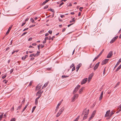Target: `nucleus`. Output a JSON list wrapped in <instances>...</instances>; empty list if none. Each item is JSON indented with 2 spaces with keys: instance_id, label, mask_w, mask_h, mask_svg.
Masks as SVG:
<instances>
[{
  "instance_id": "nucleus-1",
  "label": "nucleus",
  "mask_w": 121,
  "mask_h": 121,
  "mask_svg": "<svg viewBox=\"0 0 121 121\" xmlns=\"http://www.w3.org/2000/svg\"><path fill=\"white\" fill-rule=\"evenodd\" d=\"M86 108L83 110L82 114V115H83L84 114H85L83 118V120H84L87 118V115L89 114V109L88 110H86Z\"/></svg>"
},
{
  "instance_id": "nucleus-2",
  "label": "nucleus",
  "mask_w": 121,
  "mask_h": 121,
  "mask_svg": "<svg viewBox=\"0 0 121 121\" xmlns=\"http://www.w3.org/2000/svg\"><path fill=\"white\" fill-rule=\"evenodd\" d=\"M80 86L78 85L75 88V89L73 91V94H74L75 93H76V92L78 91V89L80 88Z\"/></svg>"
},
{
  "instance_id": "nucleus-3",
  "label": "nucleus",
  "mask_w": 121,
  "mask_h": 121,
  "mask_svg": "<svg viewBox=\"0 0 121 121\" xmlns=\"http://www.w3.org/2000/svg\"><path fill=\"white\" fill-rule=\"evenodd\" d=\"M113 52L112 51H110L107 55V57L108 58H110L112 56Z\"/></svg>"
},
{
  "instance_id": "nucleus-4",
  "label": "nucleus",
  "mask_w": 121,
  "mask_h": 121,
  "mask_svg": "<svg viewBox=\"0 0 121 121\" xmlns=\"http://www.w3.org/2000/svg\"><path fill=\"white\" fill-rule=\"evenodd\" d=\"M109 59H106L103 60L101 63V65H103L106 64L108 61Z\"/></svg>"
},
{
  "instance_id": "nucleus-5",
  "label": "nucleus",
  "mask_w": 121,
  "mask_h": 121,
  "mask_svg": "<svg viewBox=\"0 0 121 121\" xmlns=\"http://www.w3.org/2000/svg\"><path fill=\"white\" fill-rule=\"evenodd\" d=\"M99 63L100 62H99L95 64V66H94V67L93 68L95 70L96 69H97L98 68L99 65Z\"/></svg>"
},
{
  "instance_id": "nucleus-6",
  "label": "nucleus",
  "mask_w": 121,
  "mask_h": 121,
  "mask_svg": "<svg viewBox=\"0 0 121 121\" xmlns=\"http://www.w3.org/2000/svg\"><path fill=\"white\" fill-rule=\"evenodd\" d=\"M87 80V78H86L84 79L81 82V84L82 85L85 83L86 82Z\"/></svg>"
},
{
  "instance_id": "nucleus-7",
  "label": "nucleus",
  "mask_w": 121,
  "mask_h": 121,
  "mask_svg": "<svg viewBox=\"0 0 121 121\" xmlns=\"http://www.w3.org/2000/svg\"><path fill=\"white\" fill-rule=\"evenodd\" d=\"M84 87H82L80 89L79 91V94H81L82 92H83V90L84 89Z\"/></svg>"
},
{
  "instance_id": "nucleus-8",
  "label": "nucleus",
  "mask_w": 121,
  "mask_h": 121,
  "mask_svg": "<svg viewBox=\"0 0 121 121\" xmlns=\"http://www.w3.org/2000/svg\"><path fill=\"white\" fill-rule=\"evenodd\" d=\"M110 111V110H108V111L106 112V113L105 115V117H109V112Z\"/></svg>"
},
{
  "instance_id": "nucleus-9",
  "label": "nucleus",
  "mask_w": 121,
  "mask_h": 121,
  "mask_svg": "<svg viewBox=\"0 0 121 121\" xmlns=\"http://www.w3.org/2000/svg\"><path fill=\"white\" fill-rule=\"evenodd\" d=\"M12 27V26L11 25L9 28L8 31H7L6 33V35L8 34L9 33Z\"/></svg>"
},
{
  "instance_id": "nucleus-10",
  "label": "nucleus",
  "mask_w": 121,
  "mask_h": 121,
  "mask_svg": "<svg viewBox=\"0 0 121 121\" xmlns=\"http://www.w3.org/2000/svg\"><path fill=\"white\" fill-rule=\"evenodd\" d=\"M82 64L81 63H80L77 65L76 67V69H79L80 67L82 66Z\"/></svg>"
},
{
  "instance_id": "nucleus-11",
  "label": "nucleus",
  "mask_w": 121,
  "mask_h": 121,
  "mask_svg": "<svg viewBox=\"0 0 121 121\" xmlns=\"http://www.w3.org/2000/svg\"><path fill=\"white\" fill-rule=\"evenodd\" d=\"M42 85H40V84H38L37 86L36 89H40V88L41 87Z\"/></svg>"
},
{
  "instance_id": "nucleus-12",
  "label": "nucleus",
  "mask_w": 121,
  "mask_h": 121,
  "mask_svg": "<svg viewBox=\"0 0 121 121\" xmlns=\"http://www.w3.org/2000/svg\"><path fill=\"white\" fill-rule=\"evenodd\" d=\"M103 91L102 92L100 97H99V100H100L102 98H103Z\"/></svg>"
},
{
  "instance_id": "nucleus-13",
  "label": "nucleus",
  "mask_w": 121,
  "mask_h": 121,
  "mask_svg": "<svg viewBox=\"0 0 121 121\" xmlns=\"http://www.w3.org/2000/svg\"><path fill=\"white\" fill-rule=\"evenodd\" d=\"M117 38H112L110 42V43H113Z\"/></svg>"
},
{
  "instance_id": "nucleus-14",
  "label": "nucleus",
  "mask_w": 121,
  "mask_h": 121,
  "mask_svg": "<svg viewBox=\"0 0 121 121\" xmlns=\"http://www.w3.org/2000/svg\"><path fill=\"white\" fill-rule=\"evenodd\" d=\"M39 99L38 98H36L35 100V104L36 105H37L38 104V100Z\"/></svg>"
},
{
  "instance_id": "nucleus-15",
  "label": "nucleus",
  "mask_w": 121,
  "mask_h": 121,
  "mask_svg": "<svg viewBox=\"0 0 121 121\" xmlns=\"http://www.w3.org/2000/svg\"><path fill=\"white\" fill-rule=\"evenodd\" d=\"M121 68V64L118 67V68L116 70V72H117L118 71L119 69Z\"/></svg>"
},
{
  "instance_id": "nucleus-16",
  "label": "nucleus",
  "mask_w": 121,
  "mask_h": 121,
  "mask_svg": "<svg viewBox=\"0 0 121 121\" xmlns=\"http://www.w3.org/2000/svg\"><path fill=\"white\" fill-rule=\"evenodd\" d=\"M78 95L77 94H75L73 96L74 98H75V99H77L78 98Z\"/></svg>"
},
{
  "instance_id": "nucleus-17",
  "label": "nucleus",
  "mask_w": 121,
  "mask_h": 121,
  "mask_svg": "<svg viewBox=\"0 0 121 121\" xmlns=\"http://www.w3.org/2000/svg\"><path fill=\"white\" fill-rule=\"evenodd\" d=\"M28 104H27L25 107L24 108L23 110H22V112H23L24 111V110H25V109L26 108L27 106H28Z\"/></svg>"
},
{
  "instance_id": "nucleus-18",
  "label": "nucleus",
  "mask_w": 121,
  "mask_h": 121,
  "mask_svg": "<svg viewBox=\"0 0 121 121\" xmlns=\"http://www.w3.org/2000/svg\"><path fill=\"white\" fill-rule=\"evenodd\" d=\"M96 111L95 110L94 111L92 112V114L91 116H92L93 117L95 115V114L96 113Z\"/></svg>"
},
{
  "instance_id": "nucleus-19",
  "label": "nucleus",
  "mask_w": 121,
  "mask_h": 121,
  "mask_svg": "<svg viewBox=\"0 0 121 121\" xmlns=\"http://www.w3.org/2000/svg\"><path fill=\"white\" fill-rule=\"evenodd\" d=\"M48 0H46L45 1H44L42 4V5H44L46 3L48 2Z\"/></svg>"
},
{
  "instance_id": "nucleus-20",
  "label": "nucleus",
  "mask_w": 121,
  "mask_h": 121,
  "mask_svg": "<svg viewBox=\"0 0 121 121\" xmlns=\"http://www.w3.org/2000/svg\"><path fill=\"white\" fill-rule=\"evenodd\" d=\"M69 77V76L62 75V76L61 77L62 78H66L68 77Z\"/></svg>"
},
{
  "instance_id": "nucleus-21",
  "label": "nucleus",
  "mask_w": 121,
  "mask_h": 121,
  "mask_svg": "<svg viewBox=\"0 0 121 121\" xmlns=\"http://www.w3.org/2000/svg\"><path fill=\"white\" fill-rule=\"evenodd\" d=\"M43 92V91H39L37 92V94H39L40 95H41V94Z\"/></svg>"
},
{
  "instance_id": "nucleus-22",
  "label": "nucleus",
  "mask_w": 121,
  "mask_h": 121,
  "mask_svg": "<svg viewBox=\"0 0 121 121\" xmlns=\"http://www.w3.org/2000/svg\"><path fill=\"white\" fill-rule=\"evenodd\" d=\"M80 116H78L73 121H78L79 118Z\"/></svg>"
},
{
  "instance_id": "nucleus-23",
  "label": "nucleus",
  "mask_w": 121,
  "mask_h": 121,
  "mask_svg": "<svg viewBox=\"0 0 121 121\" xmlns=\"http://www.w3.org/2000/svg\"><path fill=\"white\" fill-rule=\"evenodd\" d=\"M114 114V113L113 112V111H111V113L109 115V116L110 117H111L112 115Z\"/></svg>"
},
{
  "instance_id": "nucleus-24",
  "label": "nucleus",
  "mask_w": 121,
  "mask_h": 121,
  "mask_svg": "<svg viewBox=\"0 0 121 121\" xmlns=\"http://www.w3.org/2000/svg\"><path fill=\"white\" fill-rule=\"evenodd\" d=\"M60 103H59V104H58L57 106L56 107V109H58L59 106L61 104Z\"/></svg>"
},
{
  "instance_id": "nucleus-25",
  "label": "nucleus",
  "mask_w": 121,
  "mask_h": 121,
  "mask_svg": "<svg viewBox=\"0 0 121 121\" xmlns=\"http://www.w3.org/2000/svg\"><path fill=\"white\" fill-rule=\"evenodd\" d=\"M7 75V74L6 73H5L4 76H3L2 77V78L3 79H4L6 77Z\"/></svg>"
},
{
  "instance_id": "nucleus-26",
  "label": "nucleus",
  "mask_w": 121,
  "mask_h": 121,
  "mask_svg": "<svg viewBox=\"0 0 121 121\" xmlns=\"http://www.w3.org/2000/svg\"><path fill=\"white\" fill-rule=\"evenodd\" d=\"M75 99V98H74V97L73 96L72 99L71 101L72 102H73L75 101V99Z\"/></svg>"
},
{
  "instance_id": "nucleus-27",
  "label": "nucleus",
  "mask_w": 121,
  "mask_h": 121,
  "mask_svg": "<svg viewBox=\"0 0 121 121\" xmlns=\"http://www.w3.org/2000/svg\"><path fill=\"white\" fill-rule=\"evenodd\" d=\"M3 114H1L0 116V121L1 120L3 117Z\"/></svg>"
},
{
  "instance_id": "nucleus-28",
  "label": "nucleus",
  "mask_w": 121,
  "mask_h": 121,
  "mask_svg": "<svg viewBox=\"0 0 121 121\" xmlns=\"http://www.w3.org/2000/svg\"><path fill=\"white\" fill-rule=\"evenodd\" d=\"M48 38H45L44 40L43 41V43L44 44L46 42V40L48 39Z\"/></svg>"
},
{
  "instance_id": "nucleus-29",
  "label": "nucleus",
  "mask_w": 121,
  "mask_h": 121,
  "mask_svg": "<svg viewBox=\"0 0 121 121\" xmlns=\"http://www.w3.org/2000/svg\"><path fill=\"white\" fill-rule=\"evenodd\" d=\"M36 108V106H35L32 109V113L33 112V111H34L35 109Z\"/></svg>"
},
{
  "instance_id": "nucleus-30",
  "label": "nucleus",
  "mask_w": 121,
  "mask_h": 121,
  "mask_svg": "<svg viewBox=\"0 0 121 121\" xmlns=\"http://www.w3.org/2000/svg\"><path fill=\"white\" fill-rule=\"evenodd\" d=\"M61 114V113H60L59 112L57 114V115H56V117H58Z\"/></svg>"
},
{
  "instance_id": "nucleus-31",
  "label": "nucleus",
  "mask_w": 121,
  "mask_h": 121,
  "mask_svg": "<svg viewBox=\"0 0 121 121\" xmlns=\"http://www.w3.org/2000/svg\"><path fill=\"white\" fill-rule=\"evenodd\" d=\"M104 49H103L101 52L99 53V55H100V56L101 55L102 53H103V52H104Z\"/></svg>"
},
{
  "instance_id": "nucleus-32",
  "label": "nucleus",
  "mask_w": 121,
  "mask_h": 121,
  "mask_svg": "<svg viewBox=\"0 0 121 121\" xmlns=\"http://www.w3.org/2000/svg\"><path fill=\"white\" fill-rule=\"evenodd\" d=\"M22 105H21L19 106L17 108V110H18L19 109H20L22 107Z\"/></svg>"
},
{
  "instance_id": "nucleus-33",
  "label": "nucleus",
  "mask_w": 121,
  "mask_h": 121,
  "mask_svg": "<svg viewBox=\"0 0 121 121\" xmlns=\"http://www.w3.org/2000/svg\"><path fill=\"white\" fill-rule=\"evenodd\" d=\"M119 84V82H118L117 83V84H116V85L115 86V87H114V88H115L117 86H118Z\"/></svg>"
},
{
  "instance_id": "nucleus-34",
  "label": "nucleus",
  "mask_w": 121,
  "mask_h": 121,
  "mask_svg": "<svg viewBox=\"0 0 121 121\" xmlns=\"http://www.w3.org/2000/svg\"><path fill=\"white\" fill-rule=\"evenodd\" d=\"M48 83L47 82L45 83V84L44 85V86L46 87L48 85Z\"/></svg>"
},
{
  "instance_id": "nucleus-35",
  "label": "nucleus",
  "mask_w": 121,
  "mask_h": 121,
  "mask_svg": "<svg viewBox=\"0 0 121 121\" xmlns=\"http://www.w3.org/2000/svg\"><path fill=\"white\" fill-rule=\"evenodd\" d=\"M93 75H94V73H92L91 74H90V75L89 77H92L93 76Z\"/></svg>"
},
{
  "instance_id": "nucleus-36",
  "label": "nucleus",
  "mask_w": 121,
  "mask_h": 121,
  "mask_svg": "<svg viewBox=\"0 0 121 121\" xmlns=\"http://www.w3.org/2000/svg\"><path fill=\"white\" fill-rule=\"evenodd\" d=\"M119 63H118V62L116 64L115 66L114 67V68H116L117 66L119 65Z\"/></svg>"
},
{
  "instance_id": "nucleus-37",
  "label": "nucleus",
  "mask_w": 121,
  "mask_h": 121,
  "mask_svg": "<svg viewBox=\"0 0 121 121\" xmlns=\"http://www.w3.org/2000/svg\"><path fill=\"white\" fill-rule=\"evenodd\" d=\"M31 21L33 23L34 22V20L33 18H31L30 19Z\"/></svg>"
},
{
  "instance_id": "nucleus-38",
  "label": "nucleus",
  "mask_w": 121,
  "mask_h": 121,
  "mask_svg": "<svg viewBox=\"0 0 121 121\" xmlns=\"http://www.w3.org/2000/svg\"><path fill=\"white\" fill-rule=\"evenodd\" d=\"M74 64H72V65H71L70 67V68H71L72 67H73V66H74Z\"/></svg>"
},
{
  "instance_id": "nucleus-39",
  "label": "nucleus",
  "mask_w": 121,
  "mask_h": 121,
  "mask_svg": "<svg viewBox=\"0 0 121 121\" xmlns=\"http://www.w3.org/2000/svg\"><path fill=\"white\" fill-rule=\"evenodd\" d=\"M93 117H92V116H91V117H90L89 119H88V121H90L91 120L92 118Z\"/></svg>"
},
{
  "instance_id": "nucleus-40",
  "label": "nucleus",
  "mask_w": 121,
  "mask_h": 121,
  "mask_svg": "<svg viewBox=\"0 0 121 121\" xmlns=\"http://www.w3.org/2000/svg\"><path fill=\"white\" fill-rule=\"evenodd\" d=\"M26 22H24L22 24L21 26H24V25L26 24Z\"/></svg>"
},
{
  "instance_id": "nucleus-41",
  "label": "nucleus",
  "mask_w": 121,
  "mask_h": 121,
  "mask_svg": "<svg viewBox=\"0 0 121 121\" xmlns=\"http://www.w3.org/2000/svg\"><path fill=\"white\" fill-rule=\"evenodd\" d=\"M32 82H33L32 81H30V83H29V86H30L31 85Z\"/></svg>"
},
{
  "instance_id": "nucleus-42",
  "label": "nucleus",
  "mask_w": 121,
  "mask_h": 121,
  "mask_svg": "<svg viewBox=\"0 0 121 121\" xmlns=\"http://www.w3.org/2000/svg\"><path fill=\"white\" fill-rule=\"evenodd\" d=\"M48 5H46L45 7L44 8V9H46L48 8Z\"/></svg>"
},
{
  "instance_id": "nucleus-43",
  "label": "nucleus",
  "mask_w": 121,
  "mask_h": 121,
  "mask_svg": "<svg viewBox=\"0 0 121 121\" xmlns=\"http://www.w3.org/2000/svg\"><path fill=\"white\" fill-rule=\"evenodd\" d=\"M7 82L8 81H7L5 79H4V80L3 81V82H4V83L5 84H6L7 83Z\"/></svg>"
},
{
  "instance_id": "nucleus-44",
  "label": "nucleus",
  "mask_w": 121,
  "mask_h": 121,
  "mask_svg": "<svg viewBox=\"0 0 121 121\" xmlns=\"http://www.w3.org/2000/svg\"><path fill=\"white\" fill-rule=\"evenodd\" d=\"M15 121V119L14 118H13L12 119H11L10 121Z\"/></svg>"
},
{
  "instance_id": "nucleus-45",
  "label": "nucleus",
  "mask_w": 121,
  "mask_h": 121,
  "mask_svg": "<svg viewBox=\"0 0 121 121\" xmlns=\"http://www.w3.org/2000/svg\"><path fill=\"white\" fill-rule=\"evenodd\" d=\"M14 70V69L13 68L10 71V73H12L13 72V71Z\"/></svg>"
},
{
  "instance_id": "nucleus-46",
  "label": "nucleus",
  "mask_w": 121,
  "mask_h": 121,
  "mask_svg": "<svg viewBox=\"0 0 121 121\" xmlns=\"http://www.w3.org/2000/svg\"><path fill=\"white\" fill-rule=\"evenodd\" d=\"M75 69V67L73 66V68H72V71H74Z\"/></svg>"
},
{
  "instance_id": "nucleus-47",
  "label": "nucleus",
  "mask_w": 121,
  "mask_h": 121,
  "mask_svg": "<svg viewBox=\"0 0 121 121\" xmlns=\"http://www.w3.org/2000/svg\"><path fill=\"white\" fill-rule=\"evenodd\" d=\"M48 32L50 34H51L52 33V30H49L48 31Z\"/></svg>"
},
{
  "instance_id": "nucleus-48",
  "label": "nucleus",
  "mask_w": 121,
  "mask_h": 121,
  "mask_svg": "<svg viewBox=\"0 0 121 121\" xmlns=\"http://www.w3.org/2000/svg\"><path fill=\"white\" fill-rule=\"evenodd\" d=\"M50 10L53 12L54 13V11L53 9H50Z\"/></svg>"
},
{
  "instance_id": "nucleus-49",
  "label": "nucleus",
  "mask_w": 121,
  "mask_h": 121,
  "mask_svg": "<svg viewBox=\"0 0 121 121\" xmlns=\"http://www.w3.org/2000/svg\"><path fill=\"white\" fill-rule=\"evenodd\" d=\"M27 33V32H25L22 35H21V36H23L24 35H25V34H26Z\"/></svg>"
},
{
  "instance_id": "nucleus-50",
  "label": "nucleus",
  "mask_w": 121,
  "mask_h": 121,
  "mask_svg": "<svg viewBox=\"0 0 121 121\" xmlns=\"http://www.w3.org/2000/svg\"><path fill=\"white\" fill-rule=\"evenodd\" d=\"M38 96H39L38 97H37V98H38V99H39L41 97V95L39 94V95H38Z\"/></svg>"
},
{
  "instance_id": "nucleus-51",
  "label": "nucleus",
  "mask_w": 121,
  "mask_h": 121,
  "mask_svg": "<svg viewBox=\"0 0 121 121\" xmlns=\"http://www.w3.org/2000/svg\"><path fill=\"white\" fill-rule=\"evenodd\" d=\"M37 45L36 43H34L32 44V45L33 46H35Z\"/></svg>"
},
{
  "instance_id": "nucleus-52",
  "label": "nucleus",
  "mask_w": 121,
  "mask_h": 121,
  "mask_svg": "<svg viewBox=\"0 0 121 121\" xmlns=\"http://www.w3.org/2000/svg\"><path fill=\"white\" fill-rule=\"evenodd\" d=\"M105 68H106V67H105V68L104 69V71H103V74H104L105 73Z\"/></svg>"
},
{
  "instance_id": "nucleus-53",
  "label": "nucleus",
  "mask_w": 121,
  "mask_h": 121,
  "mask_svg": "<svg viewBox=\"0 0 121 121\" xmlns=\"http://www.w3.org/2000/svg\"><path fill=\"white\" fill-rule=\"evenodd\" d=\"M64 4V3L63 2H62L59 5V7L60 6H61L62 5H63Z\"/></svg>"
},
{
  "instance_id": "nucleus-54",
  "label": "nucleus",
  "mask_w": 121,
  "mask_h": 121,
  "mask_svg": "<svg viewBox=\"0 0 121 121\" xmlns=\"http://www.w3.org/2000/svg\"><path fill=\"white\" fill-rule=\"evenodd\" d=\"M33 56H34V54H31L30 55V57H32Z\"/></svg>"
},
{
  "instance_id": "nucleus-55",
  "label": "nucleus",
  "mask_w": 121,
  "mask_h": 121,
  "mask_svg": "<svg viewBox=\"0 0 121 121\" xmlns=\"http://www.w3.org/2000/svg\"><path fill=\"white\" fill-rule=\"evenodd\" d=\"M25 99H23V101L22 102V104H23L24 103V102H25Z\"/></svg>"
},
{
  "instance_id": "nucleus-56",
  "label": "nucleus",
  "mask_w": 121,
  "mask_h": 121,
  "mask_svg": "<svg viewBox=\"0 0 121 121\" xmlns=\"http://www.w3.org/2000/svg\"><path fill=\"white\" fill-rule=\"evenodd\" d=\"M25 57L24 56H23L22 57V60H24L25 59Z\"/></svg>"
},
{
  "instance_id": "nucleus-57",
  "label": "nucleus",
  "mask_w": 121,
  "mask_h": 121,
  "mask_svg": "<svg viewBox=\"0 0 121 121\" xmlns=\"http://www.w3.org/2000/svg\"><path fill=\"white\" fill-rule=\"evenodd\" d=\"M40 44H39V45L38 46V49L39 50H40Z\"/></svg>"
},
{
  "instance_id": "nucleus-58",
  "label": "nucleus",
  "mask_w": 121,
  "mask_h": 121,
  "mask_svg": "<svg viewBox=\"0 0 121 121\" xmlns=\"http://www.w3.org/2000/svg\"><path fill=\"white\" fill-rule=\"evenodd\" d=\"M39 55L37 54L36 53L35 54H34V56L35 57V56H38Z\"/></svg>"
},
{
  "instance_id": "nucleus-59",
  "label": "nucleus",
  "mask_w": 121,
  "mask_h": 121,
  "mask_svg": "<svg viewBox=\"0 0 121 121\" xmlns=\"http://www.w3.org/2000/svg\"><path fill=\"white\" fill-rule=\"evenodd\" d=\"M92 78V77H89L88 78V81H89V80H90H90Z\"/></svg>"
},
{
  "instance_id": "nucleus-60",
  "label": "nucleus",
  "mask_w": 121,
  "mask_h": 121,
  "mask_svg": "<svg viewBox=\"0 0 121 121\" xmlns=\"http://www.w3.org/2000/svg\"><path fill=\"white\" fill-rule=\"evenodd\" d=\"M40 46L41 48H42L44 46V45H42V44Z\"/></svg>"
},
{
  "instance_id": "nucleus-61",
  "label": "nucleus",
  "mask_w": 121,
  "mask_h": 121,
  "mask_svg": "<svg viewBox=\"0 0 121 121\" xmlns=\"http://www.w3.org/2000/svg\"><path fill=\"white\" fill-rule=\"evenodd\" d=\"M9 49H10V48L9 47H7L6 50V51H7L9 50Z\"/></svg>"
},
{
  "instance_id": "nucleus-62",
  "label": "nucleus",
  "mask_w": 121,
  "mask_h": 121,
  "mask_svg": "<svg viewBox=\"0 0 121 121\" xmlns=\"http://www.w3.org/2000/svg\"><path fill=\"white\" fill-rule=\"evenodd\" d=\"M83 9V7H81L79 9L81 11H82V10Z\"/></svg>"
},
{
  "instance_id": "nucleus-63",
  "label": "nucleus",
  "mask_w": 121,
  "mask_h": 121,
  "mask_svg": "<svg viewBox=\"0 0 121 121\" xmlns=\"http://www.w3.org/2000/svg\"><path fill=\"white\" fill-rule=\"evenodd\" d=\"M28 29V28H25V29H24L23 30V31H26V30H27Z\"/></svg>"
},
{
  "instance_id": "nucleus-64",
  "label": "nucleus",
  "mask_w": 121,
  "mask_h": 121,
  "mask_svg": "<svg viewBox=\"0 0 121 121\" xmlns=\"http://www.w3.org/2000/svg\"><path fill=\"white\" fill-rule=\"evenodd\" d=\"M118 62L119 63L121 62V58L119 60Z\"/></svg>"
}]
</instances>
